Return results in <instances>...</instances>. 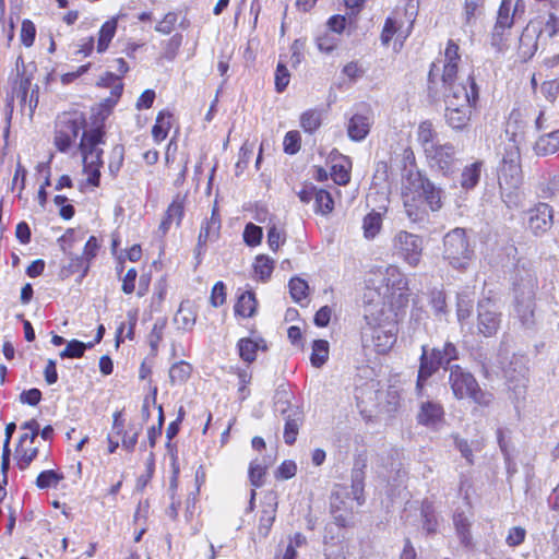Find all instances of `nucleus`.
Here are the masks:
<instances>
[{
	"mask_svg": "<svg viewBox=\"0 0 559 559\" xmlns=\"http://www.w3.org/2000/svg\"><path fill=\"white\" fill-rule=\"evenodd\" d=\"M83 234L74 229H68L59 239V241L62 242L61 248L63 252L68 253L75 242L81 241L83 239Z\"/></svg>",
	"mask_w": 559,
	"mask_h": 559,
	"instance_id": "69168bd1",
	"label": "nucleus"
},
{
	"mask_svg": "<svg viewBox=\"0 0 559 559\" xmlns=\"http://www.w3.org/2000/svg\"><path fill=\"white\" fill-rule=\"evenodd\" d=\"M459 358V350L456 346L447 342L442 349L433 348L428 353L427 345H423L420 355V365L416 382V391L419 396L423 395V390L426 381L440 368L450 365L452 360Z\"/></svg>",
	"mask_w": 559,
	"mask_h": 559,
	"instance_id": "6e6552de",
	"label": "nucleus"
},
{
	"mask_svg": "<svg viewBox=\"0 0 559 559\" xmlns=\"http://www.w3.org/2000/svg\"><path fill=\"white\" fill-rule=\"evenodd\" d=\"M430 305L436 316L444 314L447 308L444 293L442 290L433 289L430 293Z\"/></svg>",
	"mask_w": 559,
	"mask_h": 559,
	"instance_id": "e2e57ef3",
	"label": "nucleus"
},
{
	"mask_svg": "<svg viewBox=\"0 0 559 559\" xmlns=\"http://www.w3.org/2000/svg\"><path fill=\"white\" fill-rule=\"evenodd\" d=\"M316 44L321 52L331 53L338 46L340 38L329 31H325L317 36Z\"/></svg>",
	"mask_w": 559,
	"mask_h": 559,
	"instance_id": "8fccbe9b",
	"label": "nucleus"
},
{
	"mask_svg": "<svg viewBox=\"0 0 559 559\" xmlns=\"http://www.w3.org/2000/svg\"><path fill=\"white\" fill-rule=\"evenodd\" d=\"M329 358V343L324 340H316L312 344L311 364L313 367H322Z\"/></svg>",
	"mask_w": 559,
	"mask_h": 559,
	"instance_id": "37998d69",
	"label": "nucleus"
},
{
	"mask_svg": "<svg viewBox=\"0 0 559 559\" xmlns=\"http://www.w3.org/2000/svg\"><path fill=\"white\" fill-rule=\"evenodd\" d=\"M316 212L322 215L331 213L334 209V201L330 192L323 189H318L314 197Z\"/></svg>",
	"mask_w": 559,
	"mask_h": 559,
	"instance_id": "09e8293b",
	"label": "nucleus"
},
{
	"mask_svg": "<svg viewBox=\"0 0 559 559\" xmlns=\"http://www.w3.org/2000/svg\"><path fill=\"white\" fill-rule=\"evenodd\" d=\"M483 163L475 162L466 166L461 174V186L469 190L477 186L481 175Z\"/></svg>",
	"mask_w": 559,
	"mask_h": 559,
	"instance_id": "f704fd0d",
	"label": "nucleus"
},
{
	"mask_svg": "<svg viewBox=\"0 0 559 559\" xmlns=\"http://www.w3.org/2000/svg\"><path fill=\"white\" fill-rule=\"evenodd\" d=\"M285 242V234L282 229H278L275 225L269 228L267 231V245L272 251H277Z\"/></svg>",
	"mask_w": 559,
	"mask_h": 559,
	"instance_id": "680f3d73",
	"label": "nucleus"
},
{
	"mask_svg": "<svg viewBox=\"0 0 559 559\" xmlns=\"http://www.w3.org/2000/svg\"><path fill=\"white\" fill-rule=\"evenodd\" d=\"M243 241L249 247H255L261 243L263 231L262 228L254 225L253 223H248L243 230Z\"/></svg>",
	"mask_w": 559,
	"mask_h": 559,
	"instance_id": "5fc2aeb1",
	"label": "nucleus"
},
{
	"mask_svg": "<svg viewBox=\"0 0 559 559\" xmlns=\"http://www.w3.org/2000/svg\"><path fill=\"white\" fill-rule=\"evenodd\" d=\"M445 106H476L478 88L473 76L468 75L465 82L444 85Z\"/></svg>",
	"mask_w": 559,
	"mask_h": 559,
	"instance_id": "f8f14e48",
	"label": "nucleus"
},
{
	"mask_svg": "<svg viewBox=\"0 0 559 559\" xmlns=\"http://www.w3.org/2000/svg\"><path fill=\"white\" fill-rule=\"evenodd\" d=\"M513 144L506 148L498 169V183L503 202L509 206L518 205V190L523 182L521 153L516 143V134L510 139Z\"/></svg>",
	"mask_w": 559,
	"mask_h": 559,
	"instance_id": "39448f33",
	"label": "nucleus"
},
{
	"mask_svg": "<svg viewBox=\"0 0 559 559\" xmlns=\"http://www.w3.org/2000/svg\"><path fill=\"white\" fill-rule=\"evenodd\" d=\"M110 68L115 71L107 72L102 76L100 82L105 86H112L114 95L119 97L123 88L121 78L129 71V66L123 58H116L112 60Z\"/></svg>",
	"mask_w": 559,
	"mask_h": 559,
	"instance_id": "393cba45",
	"label": "nucleus"
},
{
	"mask_svg": "<svg viewBox=\"0 0 559 559\" xmlns=\"http://www.w3.org/2000/svg\"><path fill=\"white\" fill-rule=\"evenodd\" d=\"M257 299L252 292H245L239 297L235 305V313L242 318H250L255 313Z\"/></svg>",
	"mask_w": 559,
	"mask_h": 559,
	"instance_id": "2f4dec72",
	"label": "nucleus"
},
{
	"mask_svg": "<svg viewBox=\"0 0 559 559\" xmlns=\"http://www.w3.org/2000/svg\"><path fill=\"white\" fill-rule=\"evenodd\" d=\"M554 211L547 203H538L526 212L528 229L536 236L545 234L552 225Z\"/></svg>",
	"mask_w": 559,
	"mask_h": 559,
	"instance_id": "a211bd4d",
	"label": "nucleus"
},
{
	"mask_svg": "<svg viewBox=\"0 0 559 559\" xmlns=\"http://www.w3.org/2000/svg\"><path fill=\"white\" fill-rule=\"evenodd\" d=\"M111 430L117 438L121 439L122 448L128 452H132L138 443L142 426L140 424L129 423L126 427L122 412L117 411L112 415Z\"/></svg>",
	"mask_w": 559,
	"mask_h": 559,
	"instance_id": "f3484780",
	"label": "nucleus"
},
{
	"mask_svg": "<svg viewBox=\"0 0 559 559\" xmlns=\"http://www.w3.org/2000/svg\"><path fill=\"white\" fill-rule=\"evenodd\" d=\"M347 20L344 15H332L328 22V31L336 36L341 35L346 28Z\"/></svg>",
	"mask_w": 559,
	"mask_h": 559,
	"instance_id": "774afa93",
	"label": "nucleus"
},
{
	"mask_svg": "<svg viewBox=\"0 0 559 559\" xmlns=\"http://www.w3.org/2000/svg\"><path fill=\"white\" fill-rule=\"evenodd\" d=\"M173 115L169 111L162 110L156 118L155 124L152 129V135L155 142L164 141L171 128Z\"/></svg>",
	"mask_w": 559,
	"mask_h": 559,
	"instance_id": "72a5a7b5",
	"label": "nucleus"
},
{
	"mask_svg": "<svg viewBox=\"0 0 559 559\" xmlns=\"http://www.w3.org/2000/svg\"><path fill=\"white\" fill-rule=\"evenodd\" d=\"M401 195L404 212L412 223L426 222L429 212H438L443 206V190L418 170L407 173Z\"/></svg>",
	"mask_w": 559,
	"mask_h": 559,
	"instance_id": "f257e3e1",
	"label": "nucleus"
},
{
	"mask_svg": "<svg viewBox=\"0 0 559 559\" xmlns=\"http://www.w3.org/2000/svg\"><path fill=\"white\" fill-rule=\"evenodd\" d=\"M366 325L361 329V341L366 348L378 354H388L397 340V323L395 314L385 305L366 309L364 314Z\"/></svg>",
	"mask_w": 559,
	"mask_h": 559,
	"instance_id": "f03ea898",
	"label": "nucleus"
},
{
	"mask_svg": "<svg viewBox=\"0 0 559 559\" xmlns=\"http://www.w3.org/2000/svg\"><path fill=\"white\" fill-rule=\"evenodd\" d=\"M221 227V215L218 212L217 204L215 203L212 209L211 217L205 218L201 225L197 245L198 254H201L205 250L207 242L214 241L218 238Z\"/></svg>",
	"mask_w": 559,
	"mask_h": 559,
	"instance_id": "6ab92c4d",
	"label": "nucleus"
},
{
	"mask_svg": "<svg viewBox=\"0 0 559 559\" xmlns=\"http://www.w3.org/2000/svg\"><path fill=\"white\" fill-rule=\"evenodd\" d=\"M460 60L459 46L453 40H449L444 51V62L441 75L443 86L455 83Z\"/></svg>",
	"mask_w": 559,
	"mask_h": 559,
	"instance_id": "5701e85b",
	"label": "nucleus"
},
{
	"mask_svg": "<svg viewBox=\"0 0 559 559\" xmlns=\"http://www.w3.org/2000/svg\"><path fill=\"white\" fill-rule=\"evenodd\" d=\"M444 418V411L440 403L427 401L420 404L417 421L419 425L437 429Z\"/></svg>",
	"mask_w": 559,
	"mask_h": 559,
	"instance_id": "4be33fe9",
	"label": "nucleus"
},
{
	"mask_svg": "<svg viewBox=\"0 0 559 559\" xmlns=\"http://www.w3.org/2000/svg\"><path fill=\"white\" fill-rule=\"evenodd\" d=\"M373 117L369 109L353 115L347 123L348 136L356 142L362 141L370 132Z\"/></svg>",
	"mask_w": 559,
	"mask_h": 559,
	"instance_id": "412c9836",
	"label": "nucleus"
},
{
	"mask_svg": "<svg viewBox=\"0 0 559 559\" xmlns=\"http://www.w3.org/2000/svg\"><path fill=\"white\" fill-rule=\"evenodd\" d=\"M559 151V141L554 131L540 134L533 144V152L538 157L552 155Z\"/></svg>",
	"mask_w": 559,
	"mask_h": 559,
	"instance_id": "cd10ccee",
	"label": "nucleus"
},
{
	"mask_svg": "<svg viewBox=\"0 0 559 559\" xmlns=\"http://www.w3.org/2000/svg\"><path fill=\"white\" fill-rule=\"evenodd\" d=\"M472 311L473 300L469 299L466 295H460L456 305V317L462 330H464L465 326L469 328V318L472 316Z\"/></svg>",
	"mask_w": 559,
	"mask_h": 559,
	"instance_id": "ea45409f",
	"label": "nucleus"
},
{
	"mask_svg": "<svg viewBox=\"0 0 559 559\" xmlns=\"http://www.w3.org/2000/svg\"><path fill=\"white\" fill-rule=\"evenodd\" d=\"M543 35L542 25L538 21H531L520 36V53L523 58H532L538 47V38Z\"/></svg>",
	"mask_w": 559,
	"mask_h": 559,
	"instance_id": "aec40b11",
	"label": "nucleus"
},
{
	"mask_svg": "<svg viewBox=\"0 0 559 559\" xmlns=\"http://www.w3.org/2000/svg\"><path fill=\"white\" fill-rule=\"evenodd\" d=\"M364 472L359 468L352 471L350 487L338 485L331 496V512L336 520L337 527H346L352 524L354 509L365 502L364 498Z\"/></svg>",
	"mask_w": 559,
	"mask_h": 559,
	"instance_id": "20e7f679",
	"label": "nucleus"
},
{
	"mask_svg": "<svg viewBox=\"0 0 559 559\" xmlns=\"http://www.w3.org/2000/svg\"><path fill=\"white\" fill-rule=\"evenodd\" d=\"M483 4L484 0H465L463 11V27L465 32H467V28L469 29V32H472V27L476 22L477 14L480 13V8L483 7Z\"/></svg>",
	"mask_w": 559,
	"mask_h": 559,
	"instance_id": "a19ab883",
	"label": "nucleus"
},
{
	"mask_svg": "<svg viewBox=\"0 0 559 559\" xmlns=\"http://www.w3.org/2000/svg\"><path fill=\"white\" fill-rule=\"evenodd\" d=\"M104 144L105 131L102 127L83 131L79 146L82 155L83 173L87 177L86 182L93 187H98L100 182L104 153L102 145Z\"/></svg>",
	"mask_w": 559,
	"mask_h": 559,
	"instance_id": "423d86ee",
	"label": "nucleus"
},
{
	"mask_svg": "<svg viewBox=\"0 0 559 559\" xmlns=\"http://www.w3.org/2000/svg\"><path fill=\"white\" fill-rule=\"evenodd\" d=\"M285 415L284 440L292 445L298 436L302 413L298 407L278 408Z\"/></svg>",
	"mask_w": 559,
	"mask_h": 559,
	"instance_id": "a878e982",
	"label": "nucleus"
},
{
	"mask_svg": "<svg viewBox=\"0 0 559 559\" xmlns=\"http://www.w3.org/2000/svg\"><path fill=\"white\" fill-rule=\"evenodd\" d=\"M192 366L187 361H178L174 364L169 369V379L171 384H182L191 376Z\"/></svg>",
	"mask_w": 559,
	"mask_h": 559,
	"instance_id": "79ce46f5",
	"label": "nucleus"
},
{
	"mask_svg": "<svg viewBox=\"0 0 559 559\" xmlns=\"http://www.w3.org/2000/svg\"><path fill=\"white\" fill-rule=\"evenodd\" d=\"M289 292L292 295V298L296 302H300L301 300L307 298L308 295V283L299 277H293L289 281Z\"/></svg>",
	"mask_w": 559,
	"mask_h": 559,
	"instance_id": "864d4df0",
	"label": "nucleus"
},
{
	"mask_svg": "<svg viewBox=\"0 0 559 559\" xmlns=\"http://www.w3.org/2000/svg\"><path fill=\"white\" fill-rule=\"evenodd\" d=\"M177 21H178L177 13L168 12L164 16V19L155 26V31L160 34L168 35L174 31Z\"/></svg>",
	"mask_w": 559,
	"mask_h": 559,
	"instance_id": "0e129e2a",
	"label": "nucleus"
},
{
	"mask_svg": "<svg viewBox=\"0 0 559 559\" xmlns=\"http://www.w3.org/2000/svg\"><path fill=\"white\" fill-rule=\"evenodd\" d=\"M90 266L80 255L70 254V261L61 267L60 275L66 278L75 273H81V278H83L87 274Z\"/></svg>",
	"mask_w": 559,
	"mask_h": 559,
	"instance_id": "e433bc0d",
	"label": "nucleus"
},
{
	"mask_svg": "<svg viewBox=\"0 0 559 559\" xmlns=\"http://www.w3.org/2000/svg\"><path fill=\"white\" fill-rule=\"evenodd\" d=\"M352 163L347 157H343L342 162L332 166L331 176L333 181L338 186H345L350 180Z\"/></svg>",
	"mask_w": 559,
	"mask_h": 559,
	"instance_id": "58836bf2",
	"label": "nucleus"
},
{
	"mask_svg": "<svg viewBox=\"0 0 559 559\" xmlns=\"http://www.w3.org/2000/svg\"><path fill=\"white\" fill-rule=\"evenodd\" d=\"M237 347L241 359L250 364L255 360L259 349H265V344L263 340L240 338Z\"/></svg>",
	"mask_w": 559,
	"mask_h": 559,
	"instance_id": "7c9ffc66",
	"label": "nucleus"
},
{
	"mask_svg": "<svg viewBox=\"0 0 559 559\" xmlns=\"http://www.w3.org/2000/svg\"><path fill=\"white\" fill-rule=\"evenodd\" d=\"M300 141L298 131H288L283 141L284 152L289 155L296 154L300 150Z\"/></svg>",
	"mask_w": 559,
	"mask_h": 559,
	"instance_id": "13d9d810",
	"label": "nucleus"
},
{
	"mask_svg": "<svg viewBox=\"0 0 559 559\" xmlns=\"http://www.w3.org/2000/svg\"><path fill=\"white\" fill-rule=\"evenodd\" d=\"M183 204L180 201L175 200L167 209L165 217L173 224L180 225L183 217Z\"/></svg>",
	"mask_w": 559,
	"mask_h": 559,
	"instance_id": "338daca9",
	"label": "nucleus"
},
{
	"mask_svg": "<svg viewBox=\"0 0 559 559\" xmlns=\"http://www.w3.org/2000/svg\"><path fill=\"white\" fill-rule=\"evenodd\" d=\"M382 214L380 212L371 211L362 219L364 237L372 240L380 233L382 228Z\"/></svg>",
	"mask_w": 559,
	"mask_h": 559,
	"instance_id": "473e14b6",
	"label": "nucleus"
},
{
	"mask_svg": "<svg viewBox=\"0 0 559 559\" xmlns=\"http://www.w3.org/2000/svg\"><path fill=\"white\" fill-rule=\"evenodd\" d=\"M38 448L33 444L17 445L15 450L16 465L21 471L28 468L31 463L37 457Z\"/></svg>",
	"mask_w": 559,
	"mask_h": 559,
	"instance_id": "4c0bfd02",
	"label": "nucleus"
},
{
	"mask_svg": "<svg viewBox=\"0 0 559 559\" xmlns=\"http://www.w3.org/2000/svg\"><path fill=\"white\" fill-rule=\"evenodd\" d=\"M84 127L85 119L83 115H67L60 118L55 135V145L58 151L68 152Z\"/></svg>",
	"mask_w": 559,
	"mask_h": 559,
	"instance_id": "ddd939ff",
	"label": "nucleus"
},
{
	"mask_svg": "<svg viewBox=\"0 0 559 559\" xmlns=\"http://www.w3.org/2000/svg\"><path fill=\"white\" fill-rule=\"evenodd\" d=\"M36 37V26L31 20H23L20 39L25 47L33 46Z\"/></svg>",
	"mask_w": 559,
	"mask_h": 559,
	"instance_id": "6e6d98bb",
	"label": "nucleus"
},
{
	"mask_svg": "<svg viewBox=\"0 0 559 559\" xmlns=\"http://www.w3.org/2000/svg\"><path fill=\"white\" fill-rule=\"evenodd\" d=\"M253 267L255 274L260 277V280L266 281L267 278H270L273 272L274 262L265 255H258L255 258Z\"/></svg>",
	"mask_w": 559,
	"mask_h": 559,
	"instance_id": "603ef678",
	"label": "nucleus"
},
{
	"mask_svg": "<svg viewBox=\"0 0 559 559\" xmlns=\"http://www.w3.org/2000/svg\"><path fill=\"white\" fill-rule=\"evenodd\" d=\"M512 285L515 312L522 324L530 326L533 323L534 300L537 289V276L531 260L526 258L518 259L513 270Z\"/></svg>",
	"mask_w": 559,
	"mask_h": 559,
	"instance_id": "7ed1b4c3",
	"label": "nucleus"
},
{
	"mask_svg": "<svg viewBox=\"0 0 559 559\" xmlns=\"http://www.w3.org/2000/svg\"><path fill=\"white\" fill-rule=\"evenodd\" d=\"M476 106H445L444 118L447 124L455 130L463 131L469 126L472 110Z\"/></svg>",
	"mask_w": 559,
	"mask_h": 559,
	"instance_id": "b1692460",
	"label": "nucleus"
},
{
	"mask_svg": "<svg viewBox=\"0 0 559 559\" xmlns=\"http://www.w3.org/2000/svg\"><path fill=\"white\" fill-rule=\"evenodd\" d=\"M383 283L391 290L392 305L397 309L405 307L408 302L409 288L408 280L402 270L396 265H389L383 274Z\"/></svg>",
	"mask_w": 559,
	"mask_h": 559,
	"instance_id": "4468645a",
	"label": "nucleus"
},
{
	"mask_svg": "<svg viewBox=\"0 0 559 559\" xmlns=\"http://www.w3.org/2000/svg\"><path fill=\"white\" fill-rule=\"evenodd\" d=\"M393 255L411 267H417L423 259L424 240L419 235L399 230L392 238Z\"/></svg>",
	"mask_w": 559,
	"mask_h": 559,
	"instance_id": "9d476101",
	"label": "nucleus"
},
{
	"mask_svg": "<svg viewBox=\"0 0 559 559\" xmlns=\"http://www.w3.org/2000/svg\"><path fill=\"white\" fill-rule=\"evenodd\" d=\"M442 255L453 269H467L474 257V250L466 237L465 229L456 227L444 235Z\"/></svg>",
	"mask_w": 559,
	"mask_h": 559,
	"instance_id": "1a4fd4ad",
	"label": "nucleus"
},
{
	"mask_svg": "<svg viewBox=\"0 0 559 559\" xmlns=\"http://www.w3.org/2000/svg\"><path fill=\"white\" fill-rule=\"evenodd\" d=\"M124 160V148L122 145H116L110 152L108 170L112 178H116L123 165Z\"/></svg>",
	"mask_w": 559,
	"mask_h": 559,
	"instance_id": "3c124183",
	"label": "nucleus"
},
{
	"mask_svg": "<svg viewBox=\"0 0 559 559\" xmlns=\"http://www.w3.org/2000/svg\"><path fill=\"white\" fill-rule=\"evenodd\" d=\"M523 110H524L523 116L526 119V122H532L535 131L539 132L543 129H545L546 110L543 106L530 105V106L525 107Z\"/></svg>",
	"mask_w": 559,
	"mask_h": 559,
	"instance_id": "c9c22d12",
	"label": "nucleus"
},
{
	"mask_svg": "<svg viewBox=\"0 0 559 559\" xmlns=\"http://www.w3.org/2000/svg\"><path fill=\"white\" fill-rule=\"evenodd\" d=\"M266 466L262 465L258 460H253L249 467V478L254 487L263 485Z\"/></svg>",
	"mask_w": 559,
	"mask_h": 559,
	"instance_id": "bf43d9fd",
	"label": "nucleus"
},
{
	"mask_svg": "<svg viewBox=\"0 0 559 559\" xmlns=\"http://www.w3.org/2000/svg\"><path fill=\"white\" fill-rule=\"evenodd\" d=\"M290 81V74L286 66L282 62L277 63L275 71V90L282 93L286 90Z\"/></svg>",
	"mask_w": 559,
	"mask_h": 559,
	"instance_id": "4d7b16f0",
	"label": "nucleus"
},
{
	"mask_svg": "<svg viewBox=\"0 0 559 559\" xmlns=\"http://www.w3.org/2000/svg\"><path fill=\"white\" fill-rule=\"evenodd\" d=\"M63 478V474L58 473L53 469L43 471L37 476L36 486L39 489L56 488Z\"/></svg>",
	"mask_w": 559,
	"mask_h": 559,
	"instance_id": "a18cd8bd",
	"label": "nucleus"
},
{
	"mask_svg": "<svg viewBox=\"0 0 559 559\" xmlns=\"http://www.w3.org/2000/svg\"><path fill=\"white\" fill-rule=\"evenodd\" d=\"M428 165L431 169L449 175L456 166L455 148L450 143L438 144L425 153Z\"/></svg>",
	"mask_w": 559,
	"mask_h": 559,
	"instance_id": "dca6fc26",
	"label": "nucleus"
},
{
	"mask_svg": "<svg viewBox=\"0 0 559 559\" xmlns=\"http://www.w3.org/2000/svg\"><path fill=\"white\" fill-rule=\"evenodd\" d=\"M118 16L107 20L100 27L97 38V52L104 53L116 35L118 27Z\"/></svg>",
	"mask_w": 559,
	"mask_h": 559,
	"instance_id": "c85d7f7f",
	"label": "nucleus"
},
{
	"mask_svg": "<svg viewBox=\"0 0 559 559\" xmlns=\"http://www.w3.org/2000/svg\"><path fill=\"white\" fill-rule=\"evenodd\" d=\"M449 371V385L457 400L469 399L481 406L491 403V393L483 391L469 371L459 365L450 366Z\"/></svg>",
	"mask_w": 559,
	"mask_h": 559,
	"instance_id": "0eeeda50",
	"label": "nucleus"
},
{
	"mask_svg": "<svg viewBox=\"0 0 559 559\" xmlns=\"http://www.w3.org/2000/svg\"><path fill=\"white\" fill-rule=\"evenodd\" d=\"M501 324V312L495 300L483 298L477 304L476 332L484 337L493 336Z\"/></svg>",
	"mask_w": 559,
	"mask_h": 559,
	"instance_id": "9b49d317",
	"label": "nucleus"
},
{
	"mask_svg": "<svg viewBox=\"0 0 559 559\" xmlns=\"http://www.w3.org/2000/svg\"><path fill=\"white\" fill-rule=\"evenodd\" d=\"M174 322L179 330L189 332L197 322V310L190 301H182L174 317Z\"/></svg>",
	"mask_w": 559,
	"mask_h": 559,
	"instance_id": "bb28decb",
	"label": "nucleus"
},
{
	"mask_svg": "<svg viewBox=\"0 0 559 559\" xmlns=\"http://www.w3.org/2000/svg\"><path fill=\"white\" fill-rule=\"evenodd\" d=\"M321 112L317 109L306 110L300 116V127L304 129L305 132L308 133H313L316 130H318L321 126Z\"/></svg>",
	"mask_w": 559,
	"mask_h": 559,
	"instance_id": "c03bdc74",
	"label": "nucleus"
},
{
	"mask_svg": "<svg viewBox=\"0 0 559 559\" xmlns=\"http://www.w3.org/2000/svg\"><path fill=\"white\" fill-rule=\"evenodd\" d=\"M94 343H83L78 340L70 341L66 348L60 353L61 358H81L87 348H92Z\"/></svg>",
	"mask_w": 559,
	"mask_h": 559,
	"instance_id": "de8ad7c7",
	"label": "nucleus"
},
{
	"mask_svg": "<svg viewBox=\"0 0 559 559\" xmlns=\"http://www.w3.org/2000/svg\"><path fill=\"white\" fill-rule=\"evenodd\" d=\"M524 8L522 0H518L513 9L511 0H502L492 32V45L499 46L502 43L506 31L511 28L516 14L523 13Z\"/></svg>",
	"mask_w": 559,
	"mask_h": 559,
	"instance_id": "2eb2a0df",
	"label": "nucleus"
},
{
	"mask_svg": "<svg viewBox=\"0 0 559 559\" xmlns=\"http://www.w3.org/2000/svg\"><path fill=\"white\" fill-rule=\"evenodd\" d=\"M507 379L509 389L514 392L515 396L518 399L523 397L528 382L526 370L523 368L521 371H519L518 376L508 374Z\"/></svg>",
	"mask_w": 559,
	"mask_h": 559,
	"instance_id": "49530a36",
	"label": "nucleus"
},
{
	"mask_svg": "<svg viewBox=\"0 0 559 559\" xmlns=\"http://www.w3.org/2000/svg\"><path fill=\"white\" fill-rule=\"evenodd\" d=\"M437 135V131L435 130L433 124L430 121H423L418 126L417 141L420 144L424 153L439 144L436 141Z\"/></svg>",
	"mask_w": 559,
	"mask_h": 559,
	"instance_id": "c756f323",
	"label": "nucleus"
},
{
	"mask_svg": "<svg viewBox=\"0 0 559 559\" xmlns=\"http://www.w3.org/2000/svg\"><path fill=\"white\" fill-rule=\"evenodd\" d=\"M100 243L95 236H91L84 246L82 255H80L85 262L91 265V262L96 258Z\"/></svg>",
	"mask_w": 559,
	"mask_h": 559,
	"instance_id": "052dcab7",
	"label": "nucleus"
}]
</instances>
